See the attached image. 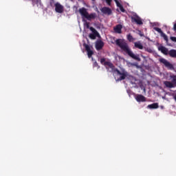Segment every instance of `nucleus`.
Returning a JSON list of instances; mask_svg holds the SVG:
<instances>
[{
  "instance_id": "obj_4",
  "label": "nucleus",
  "mask_w": 176,
  "mask_h": 176,
  "mask_svg": "<svg viewBox=\"0 0 176 176\" xmlns=\"http://www.w3.org/2000/svg\"><path fill=\"white\" fill-rule=\"evenodd\" d=\"M114 73H116V75L120 76L119 78L116 79V81L118 82L124 80V79H126V78H127V72H121L119 69H114Z\"/></svg>"
},
{
  "instance_id": "obj_21",
  "label": "nucleus",
  "mask_w": 176,
  "mask_h": 176,
  "mask_svg": "<svg viewBox=\"0 0 176 176\" xmlns=\"http://www.w3.org/2000/svg\"><path fill=\"white\" fill-rule=\"evenodd\" d=\"M161 37L164 38V39L166 41V42H168V37H167V35L164 34H160Z\"/></svg>"
},
{
  "instance_id": "obj_19",
  "label": "nucleus",
  "mask_w": 176,
  "mask_h": 176,
  "mask_svg": "<svg viewBox=\"0 0 176 176\" xmlns=\"http://www.w3.org/2000/svg\"><path fill=\"white\" fill-rule=\"evenodd\" d=\"M126 39H128V41H129V42H133L134 41V38L130 34L126 35Z\"/></svg>"
},
{
  "instance_id": "obj_12",
  "label": "nucleus",
  "mask_w": 176,
  "mask_h": 176,
  "mask_svg": "<svg viewBox=\"0 0 176 176\" xmlns=\"http://www.w3.org/2000/svg\"><path fill=\"white\" fill-rule=\"evenodd\" d=\"M100 63L103 64L104 66H108L112 69H114V65L111 62H106L105 58H104L100 59Z\"/></svg>"
},
{
  "instance_id": "obj_10",
  "label": "nucleus",
  "mask_w": 176,
  "mask_h": 176,
  "mask_svg": "<svg viewBox=\"0 0 176 176\" xmlns=\"http://www.w3.org/2000/svg\"><path fill=\"white\" fill-rule=\"evenodd\" d=\"M95 47L97 51L102 50V47H104V42L101 40L97 41V42H96Z\"/></svg>"
},
{
  "instance_id": "obj_23",
  "label": "nucleus",
  "mask_w": 176,
  "mask_h": 176,
  "mask_svg": "<svg viewBox=\"0 0 176 176\" xmlns=\"http://www.w3.org/2000/svg\"><path fill=\"white\" fill-rule=\"evenodd\" d=\"M118 8H119L120 11H121L122 13H124L126 12V10H124V8H123V6H120Z\"/></svg>"
},
{
  "instance_id": "obj_14",
  "label": "nucleus",
  "mask_w": 176,
  "mask_h": 176,
  "mask_svg": "<svg viewBox=\"0 0 176 176\" xmlns=\"http://www.w3.org/2000/svg\"><path fill=\"white\" fill-rule=\"evenodd\" d=\"M135 99L138 102H146V98L142 95H137Z\"/></svg>"
},
{
  "instance_id": "obj_7",
  "label": "nucleus",
  "mask_w": 176,
  "mask_h": 176,
  "mask_svg": "<svg viewBox=\"0 0 176 176\" xmlns=\"http://www.w3.org/2000/svg\"><path fill=\"white\" fill-rule=\"evenodd\" d=\"M131 22L135 23L138 25H143V21H142L141 17L137 14H133V16H131Z\"/></svg>"
},
{
  "instance_id": "obj_24",
  "label": "nucleus",
  "mask_w": 176,
  "mask_h": 176,
  "mask_svg": "<svg viewBox=\"0 0 176 176\" xmlns=\"http://www.w3.org/2000/svg\"><path fill=\"white\" fill-rule=\"evenodd\" d=\"M170 41L174 43H176V37L175 36H170Z\"/></svg>"
},
{
  "instance_id": "obj_1",
  "label": "nucleus",
  "mask_w": 176,
  "mask_h": 176,
  "mask_svg": "<svg viewBox=\"0 0 176 176\" xmlns=\"http://www.w3.org/2000/svg\"><path fill=\"white\" fill-rule=\"evenodd\" d=\"M116 44L120 47V49L122 50L124 53L128 54L130 58H133V60H136L137 61H141L140 56L138 55H135L134 52L130 50L127 43L124 41L122 39H116Z\"/></svg>"
},
{
  "instance_id": "obj_9",
  "label": "nucleus",
  "mask_w": 176,
  "mask_h": 176,
  "mask_svg": "<svg viewBox=\"0 0 176 176\" xmlns=\"http://www.w3.org/2000/svg\"><path fill=\"white\" fill-rule=\"evenodd\" d=\"M83 47L85 48V51L87 52V57H89V58H91V56L94 55V51L91 50L90 46L86 43H84Z\"/></svg>"
},
{
  "instance_id": "obj_6",
  "label": "nucleus",
  "mask_w": 176,
  "mask_h": 176,
  "mask_svg": "<svg viewBox=\"0 0 176 176\" xmlns=\"http://www.w3.org/2000/svg\"><path fill=\"white\" fill-rule=\"evenodd\" d=\"M54 8L56 13L63 14L64 13L65 8L64 6L61 5L59 2L54 3Z\"/></svg>"
},
{
  "instance_id": "obj_27",
  "label": "nucleus",
  "mask_w": 176,
  "mask_h": 176,
  "mask_svg": "<svg viewBox=\"0 0 176 176\" xmlns=\"http://www.w3.org/2000/svg\"><path fill=\"white\" fill-rule=\"evenodd\" d=\"M91 28H92V27H90V26L89 25V23H87V28L89 29V30H90Z\"/></svg>"
},
{
  "instance_id": "obj_18",
  "label": "nucleus",
  "mask_w": 176,
  "mask_h": 176,
  "mask_svg": "<svg viewBox=\"0 0 176 176\" xmlns=\"http://www.w3.org/2000/svg\"><path fill=\"white\" fill-rule=\"evenodd\" d=\"M135 47L140 50H143V45L140 42L135 43Z\"/></svg>"
},
{
  "instance_id": "obj_13",
  "label": "nucleus",
  "mask_w": 176,
  "mask_h": 176,
  "mask_svg": "<svg viewBox=\"0 0 176 176\" xmlns=\"http://www.w3.org/2000/svg\"><path fill=\"white\" fill-rule=\"evenodd\" d=\"M114 32H116V34H122V25H116V27H114Z\"/></svg>"
},
{
  "instance_id": "obj_15",
  "label": "nucleus",
  "mask_w": 176,
  "mask_h": 176,
  "mask_svg": "<svg viewBox=\"0 0 176 176\" xmlns=\"http://www.w3.org/2000/svg\"><path fill=\"white\" fill-rule=\"evenodd\" d=\"M147 108L148 109H157L159 108V104L157 102L151 104L147 105Z\"/></svg>"
},
{
  "instance_id": "obj_8",
  "label": "nucleus",
  "mask_w": 176,
  "mask_h": 176,
  "mask_svg": "<svg viewBox=\"0 0 176 176\" xmlns=\"http://www.w3.org/2000/svg\"><path fill=\"white\" fill-rule=\"evenodd\" d=\"M90 31L92 32V33L89 34V38L91 39H96V37L99 36L98 32L94 27L90 28Z\"/></svg>"
},
{
  "instance_id": "obj_28",
  "label": "nucleus",
  "mask_w": 176,
  "mask_h": 176,
  "mask_svg": "<svg viewBox=\"0 0 176 176\" xmlns=\"http://www.w3.org/2000/svg\"><path fill=\"white\" fill-rule=\"evenodd\" d=\"M174 100H175V102H176V94H175V96H174Z\"/></svg>"
},
{
  "instance_id": "obj_3",
  "label": "nucleus",
  "mask_w": 176,
  "mask_h": 176,
  "mask_svg": "<svg viewBox=\"0 0 176 176\" xmlns=\"http://www.w3.org/2000/svg\"><path fill=\"white\" fill-rule=\"evenodd\" d=\"M170 79H172V82L170 81H164V85L168 89H173L176 87V75H170Z\"/></svg>"
},
{
  "instance_id": "obj_17",
  "label": "nucleus",
  "mask_w": 176,
  "mask_h": 176,
  "mask_svg": "<svg viewBox=\"0 0 176 176\" xmlns=\"http://www.w3.org/2000/svg\"><path fill=\"white\" fill-rule=\"evenodd\" d=\"M159 51L161 52V53L167 55V54L168 53V50L167 48H166L165 47H162L161 46L160 47H159Z\"/></svg>"
},
{
  "instance_id": "obj_30",
  "label": "nucleus",
  "mask_w": 176,
  "mask_h": 176,
  "mask_svg": "<svg viewBox=\"0 0 176 176\" xmlns=\"http://www.w3.org/2000/svg\"><path fill=\"white\" fill-rule=\"evenodd\" d=\"M95 65H97V63H96Z\"/></svg>"
},
{
  "instance_id": "obj_16",
  "label": "nucleus",
  "mask_w": 176,
  "mask_h": 176,
  "mask_svg": "<svg viewBox=\"0 0 176 176\" xmlns=\"http://www.w3.org/2000/svg\"><path fill=\"white\" fill-rule=\"evenodd\" d=\"M167 55H169L170 57L176 58V50H169Z\"/></svg>"
},
{
  "instance_id": "obj_20",
  "label": "nucleus",
  "mask_w": 176,
  "mask_h": 176,
  "mask_svg": "<svg viewBox=\"0 0 176 176\" xmlns=\"http://www.w3.org/2000/svg\"><path fill=\"white\" fill-rule=\"evenodd\" d=\"M153 30L158 32L159 34H164L162 31V29L159 28L158 27H154Z\"/></svg>"
},
{
  "instance_id": "obj_5",
  "label": "nucleus",
  "mask_w": 176,
  "mask_h": 176,
  "mask_svg": "<svg viewBox=\"0 0 176 176\" xmlns=\"http://www.w3.org/2000/svg\"><path fill=\"white\" fill-rule=\"evenodd\" d=\"M159 62H160V63L164 64V65H165L166 68H167L168 69H174V67L173 66L172 63H169L168 60L164 58H160L159 59Z\"/></svg>"
},
{
  "instance_id": "obj_2",
  "label": "nucleus",
  "mask_w": 176,
  "mask_h": 176,
  "mask_svg": "<svg viewBox=\"0 0 176 176\" xmlns=\"http://www.w3.org/2000/svg\"><path fill=\"white\" fill-rule=\"evenodd\" d=\"M78 12L82 17L85 18L89 21H91L92 20L96 19L97 17V14L95 12L89 14L88 11H87V9L85 8H80Z\"/></svg>"
},
{
  "instance_id": "obj_26",
  "label": "nucleus",
  "mask_w": 176,
  "mask_h": 176,
  "mask_svg": "<svg viewBox=\"0 0 176 176\" xmlns=\"http://www.w3.org/2000/svg\"><path fill=\"white\" fill-rule=\"evenodd\" d=\"M173 30L176 32V23H174V26L173 27Z\"/></svg>"
},
{
  "instance_id": "obj_25",
  "label": "nucleus",
  "mask_w": 176,
  "mask_h": 176,
  "mask_svg": "<svg viewBox=\"0 0 176 176\" xmlns=\"http://www.w3.org/2000/svg\"><path fill=\"white\" fill-rule=\"evenodd\" d=\"M104 1L107 3V5H109V6H111V3L112 2V0H104Z\"/></svg>"
},
{
  "instance_id": "obj_11",
  "label": "nucleus",
  "mask_w": 176,
  "mask_h": 176,
  "mask_svg": "<svg viewBox=\"0 0 176 176\" xmlns=\"http://www.w3.org/2000/svg\"><path fill=\"white\" fill-rule=\"evenodd\" d=\"M100 11L104 14L111 15L112 14V10L107 7H104L100 9Z\"/></svg>"
},
{
  "instance_id": "obj_22",
  "label": "nucleus",
  "mask_w": 176,
  "mask_h": 176,
  "mask_svg": "<svg viewBox=\"0 0 176 176\" xmlns=\"http://www.w3.org/2000/svg\"><path fill=\"white\" fill-rule=\"evenodd\" d=\"M114 2H116V6H118V7H122V5H121V3H120L119 1L114 0Z\"/></svg>"
},
{
  "instance_id": "obj_29",
  "label": "nucleus",
  "mask_w": 176,
  "mask_h": 176,
  "mask_svg": "<svg viewBox=\"0 0 176 176\" xmlns=\"http://www.w3.org/2000/svg\"><path fill=\"white\" fill-rule=\"evenodd\" d=\"M148 52H149V53H151V50H148Z\"/></svg>"
}]
</instances>
